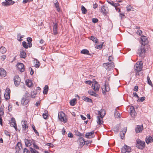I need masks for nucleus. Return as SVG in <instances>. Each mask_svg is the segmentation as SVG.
Here are the masks:
<instances>
[{"label":"nucleus","mask_w":153,"mask_h":153,"mask_svg":"<svg viewBox=\"0 0 153 153\" xmlns=\"http://www.w3.org/2000/svg\"><path fill=\"white\" fill-rule=\"evenodd\" d=\"M54 25L53 27V34L54 35H56L58 33V25L57 23H53Z\"/></svg>","instance_id":"16"},{"label":"nucleus","mask_w":153,"mask_h":153,"mask_svg":"<svg viewBox=\"0 0 153 153\" xmlns=\"http://www.w3.org/2000/svg\"><path fill=\"white\" fill-rule=\"evenodd\" d=\"M4 133L6 136L10 137V134H9V132H8L7 131L5 130L4 131Z\"/></svg>","instance_id":"58"},{"label":"nucleus","mask_w":153,"mask_h":153,"mask_svg":"<svg viewBox=\"0 0 153 153\" xmlns=\"http://www.w3.org/2000/svg\"><path fill=\"white\" fill-rule=\"evenodd\" d=\"M35 65L36 67V68H39L40 65L39 62L37 60Z\"/></svg>","instance_id":"49"},{"label":"nucleus","mask_w":153,"mask_h":153,"mask_svg":"<svg viewBox=\"0 0 153 153\" xmlns=\"http://www.w3.org/2000/svg\"><path fill=\"white\" fill-rule=\"evenodd\" d=\"M91 87L95 91H99L100 86L98 84H96V85L92 84Z\"/></svg>","instance_id":"14"},{"label":"nucleus","mask_w":153,"mask_h":153,"mask_svg":"<svg viewBox=\"0 0 153 153\" xmlns=\"http://www.w3.org/2000/svg\"><path fill=\"white\" fill-rule=\"evenodd\" d=\"M146 142L147 144L151 143L153 141V139L152 137L151 136L147 137L146 138Z\"/></svg>","instance_id":"25"},{"label":"nucleus","mask_w":153,"mask_h":153,"mask_svg":"<svg viewBox=\"0 0 153 153\" xmlns=\"http://www.w3.org/2000/svg\"><path fill=\"white\" fill-rule=\"evenodd\" d=\"M143 129V126L142 125H137V127L136 128V132L137 133H140L142 131Z\"/></svg>","instance_id":"18"},{"label":"nucleus","mask_w":153,"mask_h":153,"mask_svg":"<svg viewBox=\"0 0 153 153\" xmlns=\"http://www.w3.org/2000/svg\"><path fill=\"white\" fill-rule=\"evenodd\" d=\"M15 148L16 149L19 148L20 150L21 149H22V143L20 142H18Z\"/></svg>","instance_id":"34"},{"label":"nucleus","mask_w":153,"mask_h":153,"mask_svg":"<svg viewBox=\"0 0 153 153\" xmlns=\"http://www.w3.org/2000/svg\"><path fill=\"white\" fill-rule=\"evenodd\" d=\"M74 132L75 133V134L76 136L79 137L83 136V134L80 133L78 130H75Z\"/></svg>","instance_id":"40"},{"label":"nucleus","mask_w":153,"mask_h":153,"mask_svg":"<svg viewBox=\"0 0 153 153\" xmlns=\"http://www.w3.org/2000/svg\"><path fill=\"white\" fill-rule=\"evenodd\" d=\"M17 65V66L18 68L21 72H23L24 71V66L23 63H18Z\"/></svg>","instance_id":"15"},{"label":"nucleus","mask_w":153,"mask_h":153,"mask_svg":"<svg viewBox=\"0 0 153 153\" xmlns=\"http://www.w3.org/2000/svg\"><path fill=\"white\" fill-rule=\"evenodd\" d=\"M55 6L56 8L59 7V3L58 1H56L55 4Z\"/></svg>","instance_id":"64"},{"label":"nucleus","mask_w":153,"mask_h":153,"mask_svg":"<svg viewBox=\"0 0 153 153\" xmlns=\"http://www.w3.org/2000/svg\"><path fill=\"white\" fill-rule=\"evenodd\" d=\"M76 98L73 99L70 101V103L71 106H74L76 104Z\"/></svg>","instance_id":"38"},{"label":"nucleus","mask_w":153,"mask_h":153,"mask_svg":"<svg viewBox=\"0 0 153 153\" xmlns=\"http://www.w3.org/2000/svg\"><path fill=\"white\" fill-rule=\"evenodd\" d=\"M104 43V42H103L100 45H96L95 46V48H97V49H99L100 50L102 49V46H103V44Z\"/></svg>","instance_id":"44"},{"label":"nucleus","mask_w":153,"mask_h":153,"mask_svg":"<svg viewBox=\"0 0 153 153\" xmlns=\"http://www.w3.org/2000/svg\"><path fill=\"white\" fill-rule=\"evenodd\" d=\"M33 147L35 148H36V149H39V147L37 145H36V144L34 142H33Z\"/></svg>","instance_id":"52"},{"label":"nucleus","mask_w":153,"mask_h":153,"mask_svg":"<svg viewBox=\"0 0 153 153\" xmlns=\"http://www.w3.org/2000/svg\"><path fill=\"white\" fill-rule=\"evenodd\" d=\"M108 10L107 7L103 5L101 7V12L103 13V14L105 15L108 13Z\"/></svg>","instance_id":"19"},{"label":"nucleus","mask_w":153,"mask_h":153,"mask_svg":"<svg viewBox=\"0 0 153 153\" xmlns=\"http://www.w3.org/2000/svg\"><path fill=\"white\" fill-rule=\"evenodd\" d=\"M146 98L144 97H142L140 98H139L138 100H137V101L140 102H143L145 99Z\"/></svg>","instance_id":"46"},{"label":"nucleus","mask_w":153,"mask_h":153,"mask_svg":"<svg viewBox=\"0 0 153 153\" xmlns=\"http://www.w3.org/2000/svg\"><path fill=\"white\" fill-rule=\"evenodd\" d=\"M22 127L23 131L26 132L28 131V126L27 125V122L26 121L24 120L22 121Z\"/></svg>","instance_id":"11"},{"label":"nucleus","mask_w":153,"mask_h":153,"mask_svg":"<svg viewBox=\"0 0 153 153\" xmlns=\"http://www.w3.org/2000/svg\"><path fill=\"white\" fill-rule=\"evenodd\" d=\"M93 82H92L90 80H88L85 81V83L87 84H88V85H91V84Z\"/></svg>","instance_id":"55"},{"label":"nucleus","mask_w":153,"mask_h":153,"mask_svg":"<svg viewBox=\"0 0 153 153\" xmlns=\"http://www.w3.org/2000/svg\"><path fill=\"white\" fill-rule=\"evenodd\" d=\"M142 33V31L141 30H137V34L140 36H141V34Z\"/></svg>","instance_id":"59"},{"label":"nucleus","mask_w":153,"mask_h":153,"mask_svg":"<svg viewBox=\"0 0 153 153\" xmlns=\"http://www.w3.org/2000/svg\"><path fill=\"white\" fill-rule=\"evenodd\" d=\"M6 58V56L5 55L2 56H1V59L2 60L4 61Z\"/></svg>","instance_id":"62"},{"label":"nucleus","mask_w":153,"mask_h":153,"mask_svg":"<svg viewBox=\"0 0 153 153\" xmlns=\"http://www.w3.org/2000/svg\"><path fill=\"white\" fill-rule=\"evenodd\" d=\"M103 94H105L106 92H108L110 90L109 86L108 84L105 82L103 87L102 88Z\"/></svg>","instance_id":"9"},{"label":"nucleus","mask_w":153,"mask_h":153,"mask_svg":"<svg viewBox=\"0 0 153 153\" xmlns=\"http://www.w3.org/2000/svg\"><path fill=\"white\" fill-rule=\"evenodd\" d=\"M16 123H14V122H11V123H10V126H13V127H14V126H16Z\"/></svg>","instance_id":"54"},{"label":"nucleus","mask_w":153,"mask_h":153,"mask_svg":"<svg viewBox=\"0 0 153 153\" xmlns=\"http://www.w3.org/2000/svg\"><path fill=\"white\" fill-rule=\"evenodd\" d=\"M45 113H43V114L42 116L44 119H47L48 116V111L47 110H45Z\"/></svg>","instance_id":"39"},{"label":"nucleus","mask_w":153,"mask_h":153,"mask_svg":"<svg viewBox=\"0 0 153 153\" xmlns=\"http://www.w3.org/2000/svg\"><path fill=\"white\" fill-rule=\"evenodd\" d=\"M26 83L27 85L29 87H30L32 86L33 85V83L31 80L29 79H27L26 80Z\"/></svg>","instance_id":"31"},{"label":"nucleus","mask_w":153,"mask_h":153,"mask_svg":"<svg viewBox=\"0 0 153 153\" xmlns=\"http://www.w3.org/2000/svg\"><path fill=\"white\" fill-rule=\"evenodd\" d=\"M82 99L83 100L85 101H86L91 103L92 102V100L91 99H90L89 98L85 96L83 97Z\"/></svg>","instance_id":"30"},{"label":"nucleus","mask_w":153,"mask_h":153,"mask_svg":"<svg viewBox=\"0 0 153 153\" xmlns=\"http://www.w3.org/2000/svg\"><path fill=\"white\" fill-rule=\"evenodd\" d=\"M89 53V51L86 49H84L81 51V53L84 54L90 55Z\"/></svg>","instance_id":"35"},{"label":"nucleus","mask_w":153,"mask_h":153,"mask_svg":"<svg viewBox=\"0 0 153 153\" xmlns=\"http://www.w3.org/2000/svg\"><path fill=\"white\" fill-rule=\"evenodd\" d=\"M23 153H30V152L26 148H25L24 149Z\"/></svg>","instance_id":"50"},{"label":"nucleus","mask_w":153,"mask_h":153,"mask_svg":"<svg viewBox=\"0 0 153 153\" xmlns=\"http://www.w3.org/2000/svg\"><path fill=\"white\" fill-rule=\"evenodd\" d=\"M90 39L93 41L94 42L97 43V42L98 40V39L95 38L93 36H91Z\"/></svg>","instance_id":"42"},{"label":"nucleus","mask_w":153,"mask_h":153,"mask_svg":"<svg viewBox=\"0 0 153 153\" xmlns=\"http://www.w3.org/2000/svg\"><path fill=\"white\" fill-rule=\"evenodd\" d=\"M94 133V131H92L90 132L87 133L85 135L86 138H91L92 137V134H93Z\"/></svg>","instance_id":"24"},{"label":"nucleus","mask_w":153,"mask_h":153,"mask_svg":"<svg viewBox=\"0 0 153 153\" xmlns=\"http://www.w3.org/2000/svg\"><path fill=\"white\" fill-rule=\"evenodd\" d=\"M6 51V48L4 47L1 46L0 48V52L2 53H5Z\"/></svg>","instance_id":"37"},{"label":"nucleus","mask_w":153,"mask_h":153,"mask_svg":"<svg viewBox=\"0 0 153 153\" xmlns=\"http://www.w3.org/2000/svg\"><path fill=\"white\" fill-rule=\"evenodd\" d=\"M114 115L116 118H118L119 117H120V114L118 112V111H117L116 109L115 110Z\"/></svg>","instance_id":"36"},{"label":"nucleus","mask_w":153,"mask_h":153,"mask_svg":"<svg viewBox=\"0 0 153 153\" xmlns=\"http://www.w3.org/2000/svg\"><path fill=\"white\" fill-rule=\"evenodd\" d=\"M92 142V141H91V140L85 141V144L86 145H88L89 144L91 143Z\"/></svg>","instance_id":"61"},{"label":"nucleus","mask_w":153,"mask_h":153,"mask_svg":"<svg viewBox=\"0 0 153 153\" xmlns=\"http://www.w3.org/2000/svg\"><path fill=\"white\" fill-rule=\"evenodd\" d=\"M10 90L9 88H7L5 90V92L4 94V97L6 100H9L10 98Z\"/></svg>","instance_id":"12"},{"label":"nucleus","mask_w":153,"mask_h":153,"mask_svg":"<svg viewBox=\"0 0 153 153\" xmlns=\"http://www.w3.org/2000/svg\"><path fill=\"white\" fill-rule=\"evenodd\" d=\"M108 65L109 62L105 63L103 64V66L107 70V68H108Z\"/></svg>","instance_id":"48"},{"label":"nucleus","mask_w":153,"mask_h":153,"mask_svg":"<svg viewBox=\"0 0 153 153\" xmlns=\"http://www.w3.org/2000/svg\"><path fill=\"white\" fill-rule=\"evenodd\" d=\"M15 3L12 0H5V1L2 2V4L4 6H8L13 4Z\"/></svg>","instance_id":"10"},{"label":"nucleus","mask_w":153,"mask_h":153,"mask_svg":"<svg viewBox=\"0 0 153 153\" xmlns=\"http://www.w3.org/2000/svg\"><path fill=\"white\" fill-rule=\"evenodd\" d=\"M147 83L148 84H149L150 85L152 86V82L150 80V78L149 76H147Z\"/></svg>","instance_id":"41"},{"label":"nucleus","mask_w":153,"mask_h":153,"mask_svg":"<svg viewBox=\"0 0 153 153\" xmlns=\"http://www.w3.org/2000/svg\"><path fill=\"white\" fill-rule=\"evenodd\" d=\"M136 114L134 107L131 106L130 108V114L132 117H134Z\"/></svg>","instance_id":"20"},{"label":"nucleus","mask_w":153,"mask_h":153,"mask_svg":"<svg viewBox=\"0 0 153 153\" xmlns=\"http://www.w3.org/2000/svg\"><path fill=\"white\" fill-rule=\"evenodd\" d=\"M6 75V72L3 68L0 69V76L2 77H4Z\"/></svg>","instance_id":"22"},{"label":"nucleus","mask_w":153,"mask_h":153,"mask_svg":"<svg viewBox=\"0 0 153 153\" xmlns=\"http://www.w3.org/2000/svg\"><path fill=\"white\" fill-rule=\"evenodd\" d=\"M145 146V143L144 141L141 140L139 139L136 140V147L138 149L142 150Z\"/></svg>","instance_id":"1"},{"label":"nucleus","mask_w":153,"mask_h":153,"mask_svg":"<svg viewBox=\"0 0 153 153\" xmlns=\"http://www.w3.org/2000/svg\"><path fill=\"white\" fill-rule=\"evenodd\" d=\"M32 127L33 128V130H34V132H35V133L37 134V135H38L39 134V132L37 131L36 130V128H35V126H34V125H32Z\"/></svg>","instance_id":"47"},{"label":"nucleus","mask_w":153,"mask_h":153,"mask_svg":"<svg viewBox=\"0 0 153 153\" xmlns=\"http://www.w3.org/2000/svg\"><path fill=\"white\" fill-rule=\"evenodd\" d=\"M30 150L31 153H39L37 151L32 147H30Z\"/></svg>","instance_id":"43"},{"label":"nucleus","mask_w":153,"mask_h":153,"mask_svg":"<svg viewBox=\"0 0 153 153\" xmlns=\"http://www.w3.org/2000/svg\"><path fill=\"white\" fill-rule=\"evenodd\" d=\"M81 10L82 11V13L86 14L87 13V10L85 7L83 5L81 6Z\"/></svg>","instance_id":"33"},{"label":"nucleus","mask_w":153,"mask_h":153,"mask_svg":"<svg viewBox=\"0 0 153 153\" xmlns=\"http://www.w3.org/2000/svg\"><path fill=\"white\" fill-rule=\"evenodd\" d=\"M79 140L80 141L79 145L82 147L85 144V141L84 139L82 137H79Z\"/></svg>","instance_id":"23"},{"label":"nucleus","mask_w":153,"mask_h":153,"mask_svg":"<svg viewBox=\"0 0 153 153\" xmlns=\"http://www.w3.org/2000/svg\"><path fill=\"white\" fill-rule=\"evenodd\" d=\"M27 41L28 42V43L31 42L32 41V39L30 37H28L27 38Z\"/></svg>","instance_id":"57"},{"label":"nucleus","mask_w":153,"mask_h":153,"mask_svg":"<svg viewBox=\"0 0 153 153\" xmlns=\"http://www.w3.org/2000/svg\"><path fill=\"white\" fill-rule=\"evenodd\" d=\"M98 21V20L97 18H93L92 19V22L94 23H96Z\"/></svg>","instance_id":"53"},{"label":"nucleus","mask_w":153,"mask_h":153,"mask_svg":"<svg viewBox=\"0 0 153 153\" xmlns=\"http://www.w3.org/2000/svg\"><path fill=\"white\" fill-rule=\"evenodd\" d=\"M138 87L137 86H134V91H137L138 90Z\"/></svg>","instance_id":"63"},{"label":"nucleus","mask_w":153,"mask_h":153,"mask_svg":"<svg viewBox=\"0 0 153 153\" xmlns=\"http://www.w3.org/2000/svg\"><path fill=\"white\" fill-rule=\"evenodd\" d=\"M20 57L21 58L25 59L26 56V53L25 52L23 49H21L20 50Z\"/></svg>","instance_id":"17"},{"label":"nucleus","mask_w":153,"mask_h":153,"mask_svg":"<svg viewBox=\"0 0 153 153\" xmlns=\"http://www.w3.org/2000/svg\"><path fill=\"white\" fill-rule=\"evenodd\" d=\"M105 111L104 110H102L101 111H98V114L100 115V116H97V123L100 125H101L102 124V120L100 119V117L102 118L105 114Z\"/></svg>","instance_id":"3"},{"label":"nucleus","mask_w":153,"mask_h":153,"mask_svg":"<svg viewBox=\"0 0 153 153\" xmlns=\"http://www.w3.org/2000/svg\"><path fill=\"white\" fill-rule=\"evenodd\" d=\"M143 62L142 61L137 62L134 66L135 71L136 72L140 71L143 67Z\"/></svg>","instance_id":"5"},{"label":"nucleus","mask_w":153,"mask_h":153,"mask_svg":"<svg viewBox=\"0 0 153 153\" xmlns=\"http://www.w3.org/2000/svg\"><path fill=\"white\" fill-rule=\"evenodd\" d=\"M88 93L90 95L95 97H97L98 96V94H97L95 92L92 90H89L88 91Z\"/></svg>","instance_id":"28"},{"label":"nucleus","mask_w":153,"mask_h":153,"mask_svg":"<svg viewBox=\"0 0 153 153\" xmlns=\"http://www.w3.org/2000/svg\"><path fill=\"white\" fill-rule=\"evenodd\" d=\"M108 60L109 61H113L114 60V58L113 56H109L108 57Z\"/></svg>","instance_id":"51"},{"label":"nucleus","mask_w":153,"mask_h":153,"mask_svg":"<svg viewBox=\"0 0 153 153\" xmlns=\"http://www.w3.org/2000/svg\"><path fill=\"white\" fill-rule=\"evenodd\" d=\"M131 148L130 147L125 145L121 149L122 153H126V152H129L131 151Z\"/></svg>","instance_id":"7"},{"label":"nucleus","mask_w":153,"mask_h":153,"mask_svg":"<svg viewBox=\"0 0 153 153\" xmlns=\"http://www.w3.org/2000/svg\"><path fill=\"white\" fill-rule=\"evenodd\" d=\"M58 117L59 120L64 123L67 122V119L66 115L64 113L61 111L58 113Z\"/></svg>","instance_id":"4"},{"label":"nucleus","mask_w":153,"mask_h":153,"mask_svg":"<svg viewBox=\"0 0 153 153\" xmlns=\"http://www.w3.org/2000/svg\"><path fill=\"white\" fill-rule=\"evenodd\" d=\"M107 2L108 3L112 5V6L114 7H117L119 6L120 5V4L118 3H115L113 1H107Z\"/></svg>","instance_id":"27"},{"label":"nucleus","mask_w":153,"mask_h":153,"mask_svg":"<svg viewBox=\"0 0 153 153\" xmlns=\"http://www.w3.org/2000/svg\"><path fill=\"white\" fill-rule=\"evenodd\" d=\"M114 67V63L113 62H111V63H109V65L108 68H107V70L108 71H109Z\"/></svg>","instance_id":"21"},{"label":"nucleus","mask_w":153,"mask_h":153,"mask_svg":"<svg viewBox=\"0 0 153 153\" xmlns=\"http://www.w3.org/2000/svg\"><path fill=\"white\" fill-rule=\"evenodd\" d=\"M4 111L2 109H0V116L3 115L4 114Z\"/></svg>","instance_id":"60"},{"label":"nucleus","mask_w":153,"mask_h":153,"mask_svg":"<svg viewBox=\"0 0 153 153\" xmlns=\"http://www.w3.org/2000/svg\"><path fill=\"white\" fill-rule=\"evenodd\" d=\"M28 97V95L26 94L23 97L21 100V104L22 105H25L28 104L29 101Z\"/></svg>","instance_id":"6"},{"label":"nucleus","mask_w":153,"mask_h":153,"mask_svg":"<svg viewBox=\"0 0 153 153\" xmlns=\"http://www.w3.org/2000/svg\"><path fill=\"white\" fill-rule=\"evenodd\" d=\"M127 130L122 131L120 132V134L122 139H123L125 137V134L126 133Z\"/></svg>","instance_id":"29"},{"label":"nucleus","mask_w":153,"mask_h":153,"mask_svg":"<svg viewBox=\"0 0 153 153\" xmlns=\"http://www.w3.org/2000/svg\"><path fill=\"white\" fill-rule=\"evenodd\" d=\"M25 142L26 146L27 147L30 146L31 145L32 142L31 140H28L27 139H25Z\"/></svg>","instance_id":"26"},{"label":"nucleus","mask_w":153,"mask_h":153,"mask_svg":"<svg viewBox=\"0 0 153 153\" xmlns=\"http://www.w3.org/2000/svg\"><path fill=\"white\" fill-rule=\"evenodd\" d=\"M145 46L144 45H142L140 46L137 51V53L139 56L143 57L146 52L145 49Z\"/></svg>","instance_id":"2"},{"label":"nucleus","mask_w":153,"mask_h":153,"mask_svg":"<svg viewBox=\"0 0 153 153\" xmlns=\"http://www.w3.org/2000/svg\"><path fill=\"white\" fill-rule=\"evenodd\" d=\"M48 90V86L46 85L45 86L44 88V90L43 91V94H47Z\"/></svg>","instance_id":"32"},{"label":"nucleus","mask_w":153,"mask_h":153,"mask_svg":"<svg viewBox=\"0 0 153 153\" xmlns=\"http://www.w3.org/2000/svg\"><path fill=\"white\" fill-rule=\"evenodd\" d=\"M32 1H33V0H24L23 1V4H25L27 2H29Z\"/></svg>","instance_id":"56"},{"label":"nucleus","mask_w":153,"mask_h":153,"mask_svg":"<svg viewBox=\"0 0 153 153\" xmlns=\"http://www.w3.org/2000/svg\"><path fill=\"white\" fill-rule=\"evenodd\" d=\"M13 81L15 85L17 87L20 84L21 79L18 75H16L14 77Z\"/></svg>","instance_id":"8"},{"label":"nucleus","mask_w":153,"mask_h":153,"mask_svg":"<svg viewBox=\"0 0 153 153\" xmlns=\"http://www.w3.org/2000/svg\"><path fill=\"white\" fill-rule=\"evenodd\" d=\"M141 41L142 42L141 43L142 45H144L147 44L148 43V41L147 37L144 36H142L140 37Z\"/></svg>","instance_id":"13"},{"label":"nucleus","mask_w":153,"mask_h":153,"mask_svg":"<svg viewBox=\"0 0 153 153\" xmlns=\"http://www.w3.org/2000/svg\"><path fill=\"white\" fill-rule=\"evenodd\" d=\"M22 45L23 47L26 49H27L28 47V46L27 45V43L25 41L22 42Z\"/></svg>","instance_id":"45"}]
</instances>
